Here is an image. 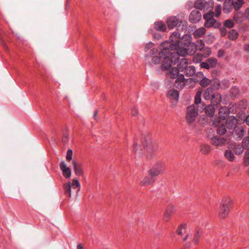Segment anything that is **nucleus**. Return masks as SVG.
<instances>
[{"instance_id": "nucleus-56", "label": "nucleus", "mask_w": 249, "mask_h": 249, "mask_svg": "<svg viewBox=\"0 0 249 249\" xmlns=\"http://www.w3.org/2000/svg\"><path fill=\"white\" fill-rule=\"evenodd\" d=\"M224 85V88H228L230 86V82L229 80H224L222 82L221 85Z\"/></svg>"}, {"instance_id": "nucleus-32", "label": "nucleus", "mask_w": 249, "mask_h": 249, "mask_svg": "<svg viewBox=\"0 0 249 249\" xmlns=\"http://www.w3.org/2000/svg\"><path fill=\"white\" fill-rule=\"evenodd\" d=\"M239 36L238 32L235 30H231L228 34V38L231 40H235Z\"/></svg>"}, {"instance_id": "nucleus-15", "label": "nucleus", "mask_w": 249, "mask_h": 249, "mask_svg": "<svg viewBox=\"0 0 249 249\" xmlns=\"http://www.w3.org/2000/svg\"><path fill=\"white\" fill-rule=\"evenodd\" d=\"M221 26V23L217 21L215 19L213 18L208 21H205L204 26L207 28L213 27L214 28H219Z\"/></svg>"}, {"instance_id": "nucleus-35", "label": "nucleus", "mask_w": 249, "mask_h": 249, "mask_svg": "<svg viewBox=\"0 0 249 249\" xmlns=\"http://www.w3.org/2000/svg\"><path fill=\"white\" fill-rule=\"evenodd\" d=\"M197 115V114H194L193 113H190L187 112V115H186V117L187 121L189 123H193V122H194L195 121Z\"/></svg>"}, {"instance_id": "nucleus-14", "label": "nucleus", "mask_w": 249, "mask_h": 249, "mask_svg": "<svg viewBox=\"0 0 249 249\" xmlns=\"http://www.w3.org/2000/svg\"><path fill=\"white\" fill-rule=\"evenodd\" d=\"M238 123L237 119L233 116H230L226 122V126L229 129H232L236 127Z\"/></svg>"}, {"instance_id": "nucleus-36", "label": "nucleus", "mask_w": 249, "mask_h": 249, "mask_svg": "<svg viewBox=\"0 0 249 249\" xmlns=\"http://www.w3.org/2000/svg\"><path fill=\"white\" fill-rule=\"evenodd\" d=\"M225 156L230 161H232L234 159V155L231 150H227L225 152Z\"/></svg>"}, {"instance_id": "nucleus-10", "label": "nucleus", "mask_w": 249, "mask_h": 249, "mask_svg": "<svg viewBox=\"0 0 249 249\" xmlns=\"http://www.w3.org/2000/svg\"><path fill=\"white\" fill-rule=\"evenodd\" d=\"M163 58L164 60L162 62L161 66L162 71L167 70L170 68L172 64H178V63L175 58H174L173 60V55L170 52L166 55L164 56Z\"/></svg>"}, {"instance_id": "nucleus-46", "label": "nucleus", "mask_w": 249, "mask_h": 249, "mask_svg": "<svg viewBox=\"0 0 249 249\" xmlns=\"http://www.w3.org/2000/svg\"><path fill=\"white\" fill-rule=\"evenodd\" d=\"M234 22L231 19H229L224 21V26L228 28H231L233 27Z\"/></svg>"}, {"instance_id": "nucleus-54", "label": "nucleus", "mask_w": 249, "mask_h": 249, "mask_svg": "<svg viewBox=\"0 0 249 249\" xmlns=\"http://www.w3.org/2000/svg\"><path fill=\"white\" fill-rule=\"evenodd\" d=\"M220 31L222 36H225L227 33V30L225 27H220Z\"/></svg>"}, {"instance_id": "nucleus-61", "label": "nucleus", "mask_w": 249, "mask_h": 249, "mask_svg": "<svg viewBox=\"0 0 249 249\" xmlns=\"http://www.w3.org/2000/svg\"><path fill=\"white\" fill-rule=\"evenodd\" d=\"M196 76L201 78L203 76V73L202 72H198L196 73Z\"/></svg>"}, {"instance_id": "nucleus-30", "label": "nucleus", "mask_w": 249, "mask_h": 249, "mask_svg": "<svg viewBox=\"0 0 249 249\" xmlns=\"http://www.w3.org/2000/svg\"><path fill=\"white\" fill-rule=\"evenodd\" d=\"M202 231L201 230H198L196 231L194 234V237L193 240V242L195 244L197 245L198 243L199 239L201 236H202Z\"/></svg>"}, {"instance_id": "nucleus-6", "label": "nucleus", "mask_w": 249, "mask_h": 249, "mask_svg": "<svg viewBox=\"0 0 249 249\" xmlns=\"http://www.w3.org/2000/svg\"><path fill=\"white\" fill-rule=\"evenodd\" d=\"M166 23L169 29H173L177 25H178V30H186L187 27V22L186 20H181L179 22L176 17H171L168 18Z\"/></svg>"}, {"instance_id": "nucleus-4", "label": "nucleus", "mask_w": 249, "mask_h": 249, "mask_svg": "<svg viewBox=\"0 0 249 249\" xmlns=\"http://www.w3.org/2000/svg\"><path fill=\"white\" fill-rule=\"evenodd\" d=\"M203 98L206 100H210L213 105H218L221 101V95L212 88H208L203 93Z\"/></svg>"}, {"instance_id": "nucleus-13", "label": "nucleus", "mask_w": 249, "mask_h": 249, "mask_svg": "<svg viewBox=\"0 0 249 249\" xmlns=\"http://www.w3.org/2000/svg\"><path fill=\"white\" fill-rule=\"evenodd\" d=\"M201 16V14L199 11L194 10L190 13L189 19L191 22L196 23L200 20Z\"/></svg>"}, {"instance_id": "nucleus-42", "label": "nucleus", "mask_w": 249, "mask_h": 249, "mask_svg": "<svg viewBox=\"0 0 249 249\" xmlns=\"http://www.w3.org/2000/svg\"><path fill=\"white\" fill-rule=\"evenodd\" d=\"M231 2L232 4V7L234 8L235 10L237 11L239 10L243 6L244 4L238 1H234L233 0H231Z\"/></svg>"}, {"instance_id": "nucleus-60", "label": "nucleus", "mask_w": 249, "mask_h": 249, "mask_svg": "<svg viewBox=\"0 0 249 249\" xmlns=\"http://www.w3.org/2000/svg\"><path fill=\"white\" fill-rule=\"evenodd\" d=\"M131 113L133 116H136L137 115L138 112L137 109L135 107H133L131 109Z\"/></svg>"}, {"instance_id": "nucleus-64", "label": "nucleus", "mask_w": 249, "mask_h": 249, "mask_svg": "<svg viewBox=\"0 0 249 249\" xmlns=\"http://www.w3.org/2000/svg\"><path fill=\"white\" fill-rule=\"evenodd\" d=\"M77 249H83V246L81 244H78L77 246Z\"/></svg>"}, {"instance_id": "nucleus-57", "label": "nucleus", "mask_w": 249, "mask_h": 249, "mask_svg": "<svg viewBox=\"0 0 249 249\" xmlns=\"http://www.w3.org/2000/svg\"><path fill=\"white\" fill-rule=\"evenodd\" d=\"M224 54V51L223 50L220 49V50H218V53H217V56L218 57H219V58L222 57V56H223Z\"/></svg>"}, {"instance_id": "nucleus-44", "label": "nucleus", "mask_w": 249, "mask_h": 249, "mask_svg": "<svg viewBox=\"0 0 249 249\" xmlns=\"http://www.w3.org/2000/svg\"><path fill=\"white\" fill-rule=\"evenodd\" d=\"M201 101V92L200 91H197L195 97V103L196 104L200 103Z\"/></svg>"}, {"instance_id": "nucleus-16", "label": "nucleus", "mask_w": 249, "mask_h": 249, "mask_svg": "<svg viewBox=\"0 0 249 249\" xmlns=\"http://www.w3.org/2000/svg\"><path fill=\"white\" fill-rule=\"evenodd\" d=\"M60 168L62 172L63 175L66 178H69L71 176V171L70 169L66 165L64 161H62L60 164Z\"/></svg>"}, {"instance_id": "nucleus-50", "label": "nucleus", "mask_w": 249, "mask_h": 249, "mask_svg": "<svg viewBox=\"0 0 249 249\" xmlns=\"http://www.w3.org/2000/svg\"><path fill=\"white\" fill-rule=\"evenodd\" d=\"M185 228V224H181L180 225L177 229L176 231V232L177 234L179 235H181L182 232V230L183 229Z\"/></svg>"}, {"instance_id": "nucleus-27", "label": "nucleus", "mask_w": 249, "mask_h": 249, "mask_svg": "<svg viewBox=\"0 0 249 249\" xmlns=\"http://www.w3.org/2000/svg\"><path fill=\"white\" fill-rule=\"evenodd\" d=\"M186 47L187 49L188 54L190 55H194L197 50L196 45L193 42L191 44L189 45L188 46Z\"/></svg>"}, {"instance_id": "nucleus-28", "label": "nucleus", "mask_w": 249, "mask_h": 249, "mask_svg": "<svg viewBox=\"0 0 249 249\" xmlns=\"http://www.w3.org/2000/svg\"><path fill=\"white\" fill-rule=\"evenodd\" d=\"M63 189L65 195L68 197L71 196V185L70 182L65 183L63 185Z\"/></svg>"}, {"instance_id": "nucleus-7", "label": "nucleus", "mask_w": 249, "mask_h": 249, "mask_svg": "<svg viewBox=\"0 0 249 249\" xmlns=\"http://www.w3.org/2000/svg\"><path fill=\"white\" fill-rule=\"evenodd\" d=\"M231 205L232 201L230 198L226 197L222 200L219 210V215L221 218H224L228 215Z\"/></svg>"}, {"instance_id": "nucleus-51", "label": "nucleus", "mask_w": 249, "mask_h": 249, "mask_svg": "<svg viewBox=\"0 0 249 249\" xmlns=\"http://www.w3.org/2000/svg\"><path fill=\"white\" fill-rule=\"evenodd\" d=\"M200 67L202 68H205V69H208V70L210 68H211L207 61V62H203L202 63H201Z\"/></svg>"}, {"instance_id": "nucleus-20", "label": "nucleus", "mask_w": 249, "mask_h": 249, "mask_svg": "<svg viewBox=\"0 0 249 249\" xmlns=\"http://www.w3.org/2000/svg\"><path fill=\"white\" fill-rule=\"evenodd\" d=\"M230 110L227 107H222L219 108V119L221 120H224L226 117L229 114Z\"/></svg>"}, {"instance_id": "nucleus-43", "label": "nucleus", "mask_w": 249, "mask_h": 249, "mask_svg": "<svg viewBox=\"0 0 249 249\" xmlns=\"http://www.w3.org/2000/svg\"><path fill=\"white\" fill-rule=\"evenodd\" d=\"M221 6L220 4H217L214 8V16L216 18H218L221 14Z\"/></svg>"}, {"instance_id": "nucleus-12", "label": "nucleus", "mask_w": 249, "mask_h": 249, "mask_svg": "<svg viewBox=\"0 0 249 249\" xmlns=\"http://www.w3.org/2000/svg\"><path fill=\"white\" fill-rule=\"evenodd\" d=\"M245 133L244 128L242 126L237 125L234 128L232 135L235 139H241Z\"/></svg>"}, {"instance_id": "nucleus-24", "label": "nucleus", "mask_w": 249, "mask_h": 249, "mask_svg": "<svg viewBox=\"0 0 249 249\" xmlns=\"http://www.w3.org/2000/svg\"><path fill=\"white\" fill-rule=\"evenodd\" d=\"M232 4L231 0H225L224 4L223 11L225 13H229L232 9Z\"/></svg>"}, {"instance_id": "nucleus-3", "label": "nucleus", "mask_w": 249, "mask_h": 249, "mask_svg": "<svg viewBox=\"0 0 249 249\" xmlns=\"http://www.w3.org/2000/svg\"><path fill=\"white\" fill-rule=\"evenodd\" d=\"M161 48V51H159L157 48H153L150 50L148 53L146 54L145 56V59L147 60L151 58V63L149 64H159L161 61V58L164 56L166 55L169 53V48L165 47L162 43L160 45Z\"/></svg>"}, {"instance_id": "nucleus-48", "label": "nucleus", "mask_w": 249, "mask_h": 249, "mask_svg": "<svg viewBox=\"0 0 249 249\" xmlns=\"http://www.w3.org/2000/svg\"><path fill=\"white\" fill-rule=\"evenodd\" d=\"M187 112L190 113H193L194 114H197V112L196 111L195 107L194 106H191L187 108Z\"/></svg>"}, {"instance_id": "nucleus-11", "label": "nucleus", "mask_w": 249, "mask_h": 249, "mask_svg": "<svg viewBox=\"0 0 249 249\" xmlns=\"http://www.w3.org/2000/svg\"><path fill=\"white\" fill-rule=\"evenodd\" d=\"M194 7L199 10L206 11L211 10L213 9V4L211 2H208L205 0H197L194 3Z\"/></svg>"}, {"instance_id": "nucleus-52", "label": "nucleus", "mask_w": 249, "mask_h": 249, "mask_svg": "<svg viewBox=\"0 0 249 249\" xmlns=\"http://www.w3.org/2000/svg\"><path fill=\"white\" fill-rule=\"evenodd\" d=\"M244 162L246 164L249 165V151H247L245 153L244 156Z\"/></svg>"}, {"instance_id": "nucleus-62", "label": "nucleus", "mask_w": 249, "mask_h": 249, "mask_svg": "<svg viewBox=\"0 0 249 249\" xmlns=\"http://www.w3.org/2000/svg\"><path fill=\"white\" fill-rule=\"evenodd\" d=\"M244 50L246 51L249 52V44H246L245 45Z\"/></svg>"}, {"instance_id": "nucleus-18", "label": "nucleus", "mask_w": 249, "mask_h": 249, "mask_svg": "<svg viewBox=\"0 0 249 249\" xmlns=\"http://www.w3.org/2000/svg\"><path fill=\"white\" fill-rule=\"evenodd\" d=\"M211 142L213 144L219 146L225 144L226 142V141L222 137L215 136L211 138Z\"/></svg>"}, {"instance_id": "nucleus-8", "label": "nucleus", "mask_w": 249, "mask_h": 249, "mask_svg": "<svg viewBox=\"0 0 249 249\" xmlns=\"http://www.w3.org/2000/svg\"><path fill=\"white\" fill-rule=\"evenodd\" d=\"M164 170V162L162 161H159L149 170L148 173L156 178L158 175L163 174Z\"/></svg>"}, {"instance_id": "nucleus-2", "label": "nucleus", "mask_w": 249, "mask_h": 249, "mask_svg": "<svg viewBox=\"0 0 249 249\" xmlns=\"http://www.w3.org/2000/svg\"><path fill=\"white\" fill-rule=\"evenodd\" d=\"M142 147L141 145H138L137 143L134 144L132 151L139 157H140L143 154V151L144 152L146 151L147 152L146 156L148 159H151L155 156L158 149L157 144L152 143L150 139L145 140L143 143Z\"/></svg>"}, {"instance_id": "nucleus-38", "label": "nucleus", "mask_w": 249, "mask_h": 249, "mask_svg": "<svg viewBox=\"0 0 249 249\" xmlns=\"http://www.w3.org/2000/svg\"><path fill=\"white\" fill-rule=\"evenodd\" d=\"M216 131L218 134L223 135L226 133L227 130L225 126L222 124L218 126Z\"/></svg>"}, {"instance_id": "nucleus-40", "label": "nucleus", "mask_w": 249, "mask_h": 249, "mask_svg": "<svg viewBox=\"0 0 249 249\" xmlns=\"http://www.w3.org/2000/svg\"><path fill=\"white\" fill-rule=\"evenodd\" d=\"M211 83V80L206 78L204 77L200 81H199V84L202 87H206L209 85Z\"/></svg>"}, {"instance_id": "nucleus-41", "label": "nucleus", "mask_w": 249, "mask_h": 249, "mask_svg": "<svg viewBox=\"0 0 249 249\" xmlns=\"http://www.w3.org/2000/svg\"><path fill=\"white\" fill-rule=\"evenodd\" d=\"M209 12L203 15V18L205 19V21L211 20L213 18L214 12L212 11V10H208Z\"/></svg>"}, {"instance_id": "nucleus-45", "label": "nucleus", "mask_w": 249, "mask_h": 249, "mask_svg": "<svg viewBox=\"0 0 249 249\" xmlns=\"http://www.w3.org/2000/svg\"><path fill=\"white\" fill-rule=\"evenodd\" d=\"M202 60V55L199 53H197L196 55H195L193 58V61L196 63H200Z\"/></svg>"}, {"instance_id": "nucleus-37", "label": "nucleus", "mask_w": 249, "mask_h": 249, "mask_svg": "<svg viewBox=\"0 0 249 249\" xmlns=\"http://www.w3.org/2000/svg\"><path fill=\"white\" fill-rule=\"evenodd\" d=\"M220 85V83L219 81L215 79L214 80H213L212 83L211 84V86L209 88H212L213 89L217 91L218 89H219Z\"/></svg>"}, {"instance_id": "nucleus-29", "label": "nucleus", "mask_w": 249, "mask_h": 249, "mask_svg": "<svg viewBox=\"0 0 249 249\" xmlns=\"http://www.w3.org/2000/svg\"><path fill=\"white\" fill-rule=\"evenodd\" d=\"M206 33V29L204 27H200L196 29L194 33V36L196 38L202 36Z\"/></svg>"}, {"instance_id": "nucleus-34", "label": "nucleus", "mask_w": 249, "mask_h": 249, "mask_svg": "<svg viewBox=\"0 0 249 249\" xmlns=\"http://www.w3.org/2000/svg\"><path fill=\"white\" fill-rule=\"evenodd\" d=\"M231 95L234 98H237L239 94V89L236 87H232L230 89Z\"/></svg>"}, {"instance_id": "nucleus-59", "label": "nucleus", "mask_w": 249, "mask_h": 249, "mask_svg": "<svg viewBox=\"0 0 249 249\" xmlns=\"http://www.w3.org/2000/svg\"><path fill=\"white\" fill-rule=\"evenodd\" d=\"M154 38H155L157 40H159L161 38V36L160 34H155L154 35Z\"/></svg>"}, {"instance_id": "nucleus-33", "label": "nucleus", "mask_w": 249, "mask_h": 249, "mask_svg": "<svg viewBox=\"0 0 249 249\" xmlns=\"http://www.w3.org/2000/svg\"><path fill=\"white\" fill-rule=\"evenodd\" d=\"M71 188L73 190L77 189L76 191L77 193L78 191H79L80 189V184L77 179H74L72 181V184L71 185Z\"/></svg>"}, {"instance_id": "nucleus-58", "label": "nucleus", "mask_w": 249, "mask_h": 249, "mask_svg": "<svg viewBox=\"0 0 249 249\" xmlns=\"http://www.w3.org/2000/svg\"><path fill=\"white\" fill-rule=\"evenodd\" d=\"M68 140V136L67 134H64V136L62 138V142L66 143L67 142Z\"/></svg>"}, {"instance_id": "nucleus-39", "label": "nucleus", "mask_w": 249, "mask_h": 249, "mask_svg": "<svg viewBox=\"0 0 249 249\" xmlns=\"http://www.w3.org/2000/svg\"><path fill=\"white\" fill-rule=\"evenodd\" d=\"M207 61L211 68L215 67L217 63V60L216 58L214 57L209 58L207 59Z\"/></svg>"}, {"instance_id": "nucleus-53", "label": "nucleus", "mask_w": 249, "mask_h": 249, "mask_svg": "<svg viewBox=\"0 0 249 249\" xmlns=\"http://www.w3.org/2000/svg\"><path fill=\"white\" fill-rule=\"evenodd\" d=\"M198 44L197 46V48H198V49L201 50L204 47V43L203 41H202L201 40H200L199 41H197Z\"/></svg>"}, {"instance_id": "nucleus-17", "label": "nucleus", "mask_w": 249, "mask_h": 249, "mask_svg": "<svg viewBox=\"0 0 249 249\" xmlns=\"http://www.w3.org/2000/svg\"><path fill=\"white\" fill-rule=\"evenodd\" d=\"M192 36L191 35L186 34L182 36L179 41V45L184 47H187L191 44Z\"/></svg>"}, {"instance_id": "nucleus-1", "label": "nucleus", "mask_w": 249, "mask_h": 249, "mask_svg": "<svg viewBox=\"0 0 249 249\" xmlns=\"http://www.w3.org/2000/svg\"><path fill=\"white\" fill-rule=\"evenodd\" d=\"M196 74V68L193 66H188L187 59L183 58L177 66L169 70L167 75L171 79H176L174 87L181 90L184 86L185 79L184 75L187 77L194 76Z\"/></svg>"}, {"instance_id": "nucleus-47", "label": "nucleus", "mask_w": 249, "mask_h": 249, "mask_svg": "<svg viewBox=\"0 0 249 249\" xmlns=\"http://www.w3.org/2000/svg\"><path fill=\"white\" fill-rule=\"evenodd\" d=\"M72 151L71 149H68L67 152L66 160L68 161H70L72 159Z\"/></svg>"}, {"instance_id": "nucleus-22", "label": "nucleus", "mask_w": 249, "mask_h": 249, "mask_svg": "<svg viewBox=\"0 0 249 249\" xmlns=\"http://www.w3.org/2000/svg\"><path fill=\"white\" fill-rule=\"evenodd\" d=\"M155 181V178L148 173V175L146 176L141 182V185H147L154 183Z\"/></svg>"}, {"instance_id": "nucleus-21", "label": "nucleus", "mask_w": 249, "mask_h": 249, "mask_svg": "<svg viewBox=\"0 0 249 249\" xmlns=\"http://www.w3.org/2000/svg\"><path fill=\"white\" fill-rule=\"evenodd\" d=\"M166 95L170 99L178 101L179 97V92L175 89H170L167 91Z\"/></svg>"}, {"instance_id": "nucleus-5", "label": "nucleus", "mask_w": 249, "mask_h": 249, "mask_svg": "<svg viewBox=\"0 0 249 249\" xmlns=\"http://www.w3.org/2000/svg\"><path fill=\"white\" fill-rule=\"evenodd\" d=\"M169 52H170L173 55V60L175 58L178 63L182 58H184L186 54H188L186 47L181 46L179 44H178L175 48L173 47H169Z\"/></svg>"}, {"instance_id": "nucleus-31", "label": "nucleus", "mask_w": 249, "mask_h": 249, "mask_svg": "<svg viewBox=\"0 0 249 249\" xmlns=\"http://www.w3.org/2000/svg\"><path fill=\"white\" fill-rule=\"evenodd\" d=\"M211 147L206 144H202L200 145V151L203 154H208L211 151Z\"/></svg>"}, {"instance_id": "nucleus-26", "label": "nucleus", "mask_w": 249, "mask_h": 249, "mask_svg": "<svg viewBox=\"0 0 249 249\" xmlns=\"http://www.w3.org/2000/svg\"><path fill=\"white\" fill-rule=\"evenodd\" d=\"M72 165L73 166L75 174L77 176H82L83 174V172L82 169L81 165L80 164H77L75 160L72 161Z\"/></svg>"}, {"instance_id": "nucleus-55", "label": "nucleus", "mask_w": 249, "mask_h": 249, "mask_svg": "<svg viewBox=\"0 0 249 249\" xmlns=\"http://www.w3.org/2000/svg\"><path fill=\"white\" fill-rule=\"evenodd\" d=\"M153 45H154V44L152 42H149V43H147L145 45V50H149L150 48H152Z\"/></svg>"}, {"instance_id": "nucleus-25", "label": "nucleus", "mask_w": 249, "mask_h": 249, "mask_svg": "<svg viewBox=\"0 0 249 249\" xmlns=\"http://www.w3.org/2000/svg\"><path fill=\"white\" fill-rule=\"evenodd\" d=\"M217 105H213L211 103V105H209L205 107V113L207 116L213 117L215 113L214 106Z\"/></svg>"}, {"instance_id": "nucleus-19", "label": "nucleus", "mask_w": 249, "mask_h": 249, "mask_svg": "<svg viewBox=\"0 0 249 249\" xmlns=\"http://www.w3.org/2000/svg\"><path fill=\"white\" fill-rule=\"evenodd\" d=\"M174 212L175 209L172 205H169L168 206L164 215V220L168 221Z\"/></svg>"}, {"instance_id": "nucleus-9", "label": "nucleus", "mask_w": 249, "mask_h": 249, "mask_svg": "<svg viewBox=\"0 0 249 249\" xmlns=\"http://www.w3.org/2000/svg\"><path fill=\"white\" fill-rule=\"evenodd\" d=\"M181 37L180 36V34L178 32L175 31L172 33L170 36V40L171 42H164L162 44L165 47H173L176 48V46L178 45V44H179L180 39Z\"/></svg>"}, {"instance_id": "nucleus-23", "label": "nucleus", "mask_w": 249, "mask_h": 249, "mask_svg": "<svg viewBox=\"0 0 249 249\" xmlns=\"http://www.w3.org/2000/svg\"><path fill=\"white\" fill-rule=\"evenodd\" d=\"M154 28L157 31L164 32L166 29V26L163 22L159 21L154 23Z\"/></svg>"}, {"instance_id": "nucleus-49", "label": "nucleus", "mask_w": 249, "mask_h": 249, "mask_svg": "<svg viewBox=\"0 0 249 249\" xmlns=\"http://www.w3.org/2000/svg\"><path fill=\"white\" fill-rule=\"evenodd\" d=\"M243 144L244 147L247 149H249V136L244 139L243 141Z\"/></svg>"}, {"instance_id": "nucleus-63", "label": "nucleus", "mask_w": 249, "mask_h": 249, "mask_svg": "<svg viewBox=\"0 0 249 249\" xmlns=\"http://www.w3.org/2000/svg\"><path fill=\"white\" fill-rule=\"evenodd\" d=\"M245 121L247 124L249 126V115L247 116Z\"/></svg>"}]
</instances>
